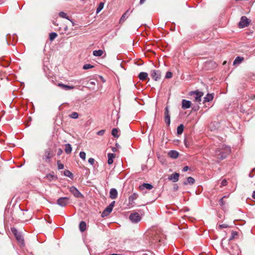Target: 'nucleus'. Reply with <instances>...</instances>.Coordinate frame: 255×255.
I'll list each match as a JSON object with an SVG mask.
<instances>
[{
    "label": "nucleus",
    "mask_w": 255,
    "mask_h": 255,
    "mask_svg": "<svg viewBox=\"0 0 255 255\" xmlns=\"http://www.w3.org/2000/svg\"><path fill=\"white\" fill-rule=\"evenodd\" d=\"M231 147L226 145H222L215 150L213 156L219 160L226 158L230 153Z\"/></svg>",
    "instance_id": "1"
},
{
    "label": "nucleus",
    "mask_w": 255,
    "mask_h": 255,
    "mask_svg": "<svg viewBox=\"0 0 255 255\" xmlns=\"http://www.w3.org/2000/svg\"><path fill=\"white\" fill-rule=\"evenodd\" d=\"M53 156L52 150L50 148H48L45 151L43 159L46 162H50Z\"/></svg>",
    "instance_id": "2"
},
{
    "label": "nucleus",
    "mask_w": 255,
    "mask_h": 255,
    "mask_svg": "<svg viewBox=\"0 0 255 255\" xmlns=\"http://www.w3.org/2000/svg\"><path fill=\"white\" fill-rule=\"evenodd\" d=\"M190 95L194 96L195 102L200 103L201 101V98L203 96V93L198 91H193L190 93Z\"/></svg>",
    "instance_id": "3"
},
{
    "label": "nucleus",
    "mask_w": 255,
    "mask_h": 255,
    "mask_svg": "<svg viewBox=\"0 0 255 255\" xmlns=\"http://www.w3.org/2000/svg\"><path fill=\"white\" fill-rule=\"evenodd\" d=\"M129 219L132 223H136L141 220V217L138 213L134 212L130 214Z\"/></svg>",
    "instance_id": "4"
},
{
    "label": "nucleus",
    "mask_w": 255,
    "mask_h": 255,
    "mask_svg": "<svg viewBox=\"0 0 255 255\" xmlns=\"http://www.w3.org/2000/svg\"><path fill=\"white\" fill-rule=\"evenodd\" d=\"M57 204L61 207H65L69 204V198L67 197L59 198L57 200Z\"/></svg>",
    "instance_id": "5"
},
{
    "label": "nucleus",
    "mask_w": 255,
    "mask_h": 255,
    "mask_svg": "<svg viewBox=\"0 0 255 255\" xmlns=\"http://www.w3.org/2000/svg\"><path fill=\"white\" fill-rule=\"evenodd\" d=\"M12 233L15 237L17 241L23 245L24 244V240L22 236L18 232L17 230L15 228H11V229Z\"/></svg>",
    "instance_id": "6"
},
{
    "label": "nucleus",
    "mask_w": 255,
    "mask_h": 255,
    "mask_svg": "<svg viewBox=\"0 0 255 255\" xmlns=\"http://www.w3.org/2000/svg\"><path fill=\"white\" fill-rule=\"evenodd\" d=\"M151 78L155 81H158L161 78V72L159 70H152L150 71Z\"/></svg>",
    "instance_id": "7"
},
{
    "label": "nucleus",
    "mask_w": 255,
    "mask_h": 255,
    "mask_svg": "<svg viewBox=\"0 0 255 255\" xmlns=\"http://www.w3.org/2000/svg\"><path fill=\"white\" fill-rule=\"evenodd\" d=\"M69 191L76 197V198H82L83 195L80 192V191L75 187L72 186L69 188Z\"/></svg>",
    "instance_id": "8"
},
{
    "label": "nucleus",
    "mask_w": 255,
    "mask_h": 255,
    "mask_svg": "<svg viewBox=\"0 0 255 255\" xmlns=\"http://www.w3.org/2000/svg\"><path fill=\"white\" fill-rule=\"evenodd\" d=\"M164 116V121L166 125L169 126L170 124V116L168 106H166L165 108Z\"/></svg>",
    "instance_id": "9"
},
{
    "label": "nucleus",
    "mask_w": 255,
    "mask_h": 255,
    "mask_svg": "<svg viewBox=\"0 0 255 255\" xmlns=\"http://www.w3.org/2000/svg\"><path fill=\"white\" fill-rule=\"evenodd\" d=\"M249 24V21L248 18L243 16L241 17V20L239 23V26L241 28H243L248 26Z\"/></svg>",
    "instance_id": "10"
},
{
    "label": "nucleus",
    "mask_w": 255,
    "mask_h": 255,
    "mask_svg": "<svg viewBox=\"0 0 255 255\" xmlns=\"http://www.w3.org/2000/svg\"><path fill=\"white\" fill-rule=\"evenodd\" d=\"M57 86L58 87H59L60 88H61V89H62L64 90H66V91L72 90L74 88V87L73 86H69V85H67L62 84L61 83H58L57 84Z\"/></svg>",
    "instance_id": "11"
},
{
    "label": "nucleus",
    "mask_w": 255,
    "mask_h": 255,
    "mask_svg": "<svg viewBox=\"0 0 255 255\" xmlns=\"http://www.w3.org/2000/svg\"><path fill=\"white\" fill-rule=\"evenodd\" d=\"M191 103L190 101L183 99L182 101V108L183 109H186L190 108Z\"/></svg>",
    "instance_id": "12"
},
{
    "label": "nucleus",
    "mask_w": 255,
    "mask_h": 255,
    "mask_svg": "<svg viewBox=\"0 0 255 255\" xmlns=\"http://www.w3.org/2000/svg\"><path fill=\"white\" fill-rule=\"evenodd\" d=\"M179 174L174 173L170 175L168 178L170 180L172 181L173 182H177L179 179Z\"/></svg>",
    "instance_id": "13"
},
{
    "label": "nucleus",
    "mask_w": 255,
    "mask_h": 255,
    "mask_svg": "<svg viewBox=\"0 0 255 255\" xmlns=\"http://www.w3.org/2000/svg\"><path fill=\"white\" fill-rule=\"evenodd\" d=\"M138 197V194L135 193L131 195L128 198L129 204L132 205L134 203V200H136Z\"/></svg>",
    "instance_id": "14"
},
{
    "label": "nucleus",
    "mask_w": 255,
    "mask_h": 255,
    "mask_svg": "<svg viewBox=\"0 0 255 255\" xmlns=\"http://www.w3.org/2000/svg\"><path fill=\"white\" fill-rule=\"evenodd\" d=\"M118 192L115 188H112L110 191V197L112 199H115L117 197Z\"/></svg>",
    "instance_id": "15"
},
{
    "label": "nucleus",
    "mask_w": 255,
    "mask_h": 255,
    "mask_svg": "<svg viewBox=\"0 0 255 255\" xmlns=\"http://www.w3.org/2000/svg\"><path fill=\"white\" fill-rule=\"evenodd\" d=\"M140 190H143L144 189H147L148 190H151L153 188V186L149 183H143L142 185L139 187Z\"/></svg>",
    "instance_id": "16"
},
{
    "label": "nucleus",
    "mask_w": 255,
    "mask_h": 255,
    "mask_svg": "<svg viewBox=\"0 0 255 255\" xmlns=\"http://www.w3.org/2000/svg\"><path fill=\"white\" fill-rule=\"evenodd\" d=\"M168 155L171 158L176 159L178 157L179 153L175 150H170L168 153Z\"/></svg>",
    "instance_id": "17"
},
{
    "label": "nucleus",
    "mask_w": 255,
    "mask_h": 255,
    "mask_svg": "<svg viewBox=\"0 0 255 255\" xmlns=\"http://www.w3.org/2000/svg\"><path fill=\"white\" fill-rule=\"evenodd\" d=\"M116 154L114 153H108V163L109 164H112L113 163V159L115 158Z\"/></svg>",
    "instance_id": "18"
},
{
    "label": "nucleus",
    "mask_w": 255,
    "mask_h": 255,
    "mask_svg": "<svg viewBox=\"0 0 255 255\" xmlns=\"http://www.w3.org/2000/svg\"><path fill=\"white\" fill-rule=\"evenodd\" d=\"M112 210L111 207H107L102 213V216H108L112 211Z\"/></svg>",
    "instance_id": "19"
},
{
    "label": "nucleus",
    "mask_w": 255,
    "mask_h": 255,
    "mask_svg": "<svg viewBox=\"0 0 255 255\" xmlns=\"http://www.w3.org/2000/svg\"><path fill=\"white\" fill-rule=\"evenodd\" d=\"M244 58L243 57L237 56L234 61L233 64L234 65L240 64Z\"/></svg>",
    "instance_id": "20"
},
{
    "label": "nucleus",
    "mask_w": 255,
    "mask_h": 255,
    "mask_svg": "<svg viewBox=\"0 0 255 255\" xmlns=\"http://www.w3.org/2000/svg\"><path fill=\"white\" fill-rule=\"evenodd\" d=\"M148 74L146 72H140L138 75V78L140 80H145L147 79Z\"/></svg>",
    "instance_id": "21"
},
{
    "label": "nucleus",
    "mask_w": 255,
    "mask_h": 255,
    "mask_svg": "<svg viewBox=\"0 0 255 255\" xmlns=\"http://www.w3.org/2000/svg\"><path fill=\"white\" fill-rule=\"evenodd\" d=\"M214 98V96L212 94H208L204 98V102H208L212 101Z\"/></svg>",
    "instance_id": "22"
},
{
    "label": "nucleus",
    "mask_w": 255,
    "mask_h": 255,
    "mask_svg": "<svg viewBox=\"0 0 255 255\" xmlns=\"http://www.w3.org/2000/svg\"><path fill=\"white\" fill-rule=\"evenodd\" d=\"M79 229L81 232H83L86 229V224L84 221H81L79 224Z\"/></svg>",
    "instance_id": "23"
},
{
    "label": "nucleus",
    "mask_w": 255,
    "mask_h": 255,
    "mask_svg": "<svg viewBox=\"0 0 255 255\" xmlns=\"http://www.w3.org/2000/svg\"><path fill=\"white\" fill-rule=\"evenodd\" d=\"M104 53L103 50H94L93 52V54L95 56H101Z\"/></svg>",
    "instance_id": "24"
},
{
    "label": "nucleus",
    "mask_w": 255,
    "mask_h": 255,
    "mask_svg": "<svg viewBox=\"0 0 255 255\" xmlns=\"http://www.w3.org/2000/svg\"><path fill=\"white\" fill-rule=\"evenodd\" d=\"M128 15H129V10H128L122 16V17L120 19V22H124L126 20V19L128 17Z\"/></svg>",
    "instance_id": "25"
},
{
    "label": "nucleus",
    "mask_w": 255,
    "mask_h": 255,
    "mask_svg": "<svg viewBox=\"0 0 255 255\" xmlns=\"http://www.w3.org/2000/svg\"><path fill=\"white\" fill-rule=\"evenodd\" d=\"M72 148L71 144H70L69 143H67V144H65V151L66 153H67V154L70 153L72 151Z\"/></svg>",
    "instance_id": "26"
},
{
    "label": "nucleus",
    "mask_w": 255,
    "mask_h": 255,
    "mask_svg": "<svg viewBox=\"0 0 255 255\" xmlns=\"http://www.w3.org/2000/svg\"><path fill=\"white\" fill-rule=\"evenodd\" d=\"M119 130L117 128H114L112 130V134L115 137L118 138L120 135L118 134Z\"/></svg>",
    "instance_id": "27"
},
{
    "label": "nucleus",
    "mask_w": 255,
    "mask_h": 255,
    "mask_svg": "<svg viewBox=\"0 0 255 255\" xmlns=\"http://www.w3.org/2000/svg\"><path fill=\"white\" fill-rule=\"evenodd\" d=\"M194 182V179L191 177H189L187 178V181L184 182V184L185 185H187V184H193Z\"/></svg>",
    "instance_id": "28"
},
{
    "label": "nucleus",
    "mask_w": 255,
    "mask_h": 255,
    "mask_svg": "<svg viewBox=\"0 0 255 255\" xmlns=\"http://www.w3.org/2000/svg\"><path fill=\"white\" fill-rule=\"evenodd\" d=\"M184 130V126L183 125H179L177 128V133L178 134H181Z\"/></svg>",
    "instance_id": "29"
},
{
    "label": "nucleus",
    "mask_w": 255,
    "mask_h": 255,
    "mask_svg": "<svg viewBox=\"0 0 255 255\" xmlns=\"http://www.w3.org/2000/svg\"><path fill=\"white\" fill-rule=\"evenodd\" d=\"M59 15L61 17L65 18L69 20L71 22H72L73 25H74V22L71 19H70L68 16H67V14L65 12H60L59 13Z\"/></svg>",
    "instance_id": "30"
},
{
    "label": "nucleus",
    "mask_w": 255,
    "mask_h": 255,
    "mask_svg": "<svg viewBox=\"0 0 255 255\" xmlns=\"http://www.w3.org/2000/svg\"><path fill=\"white\" fill-rule=\"evenodd\" d=\"M104 2H100V4H99L97 8V10H96V12L98 13H99L104 7Z\"/></svg>",
    "instance_id": "31"
},
{
    "label": "nucleus",
    "mask_w": 255,
    "mask_h": 255,
    "mask_svg": "<svg viewBox=\"0 0 255 255\" xmlns=\"http://www.w3.org/2000/svg\"><path fill=\"white\" fill-rule=\"evenodd\" d=\"M64 174L65 176L69 177L71 178H73V174L68 170H66L64 171Z\"/></svg>",
    "instance_id": "32"
},
{
    "label": "nucleus",
    "mask_w": 255,
    "mask_h": 255,
    "mask_svg": "<svg viewBox=\"0 0 255 255\" xmlns=\"http://www.w3.org/2000/svg\"><path fill=\"white\" fill-rule=\"evenodd\" d=\"M57 36V34L55 32H51L49 34V39L51 41L53 40Z\"/></svg>",
    "instance_id": "33"
},
{
    "label": "nucleus",
    "mask_w": 255,
    "mask_h": 255,
    "mask_svg": "<svg viewBox=\"0 0 255 255\" xmlns=\"http://www.w3.org/2000/svg\"><path fill=\"white\" fill-rule=\"evenodd\" d=\"M238 236V233L236 231H232L231 236L230 237L229 239V241H232L234 240L236 236Z\"/></svg>",
    "instance_id": "34"
},
{
    "label": "nucleus",
    "mask_w": 255,
    "mask_h": 255,
    "mask_svg": "<svg viewBox=\"0 0 255 255\" xmlns=\"http://www.w3.org/2000/svg\"><path fill=\"white\" fill-rule=\"evenodd\" d=\"M69 117L74 119H76L78 118V114L77 112H73L70 115Z\"/></svg>",
    "instance_id": "35"
},
{
    "label": "nucleus",
    "mask_w": 255,
    "mask_h": 255,
    "mask_svg": "<svg viewBox=\"0 0 255 255\" xmlns=\"http://www.w3.org/2000/svg\"><path fill=\"white\" fill-rule=\"evenodd\" d=\"M93 67H94V66H93L90 64H85L83 66V68L85 70H87V69H89L92 68H93Z\"/></svg>",
    "instance_id": "36"
},
{
    "label": "nucleus",
    "mask_w": 255,
    "mask_h": 255,
    "mask_svg": "<svg viewBox=\"0 0 255 255\" xmlns=\"http://www.w3.org/2000/svg\"><path fill=\"white\" fill-rule=\"evenodd\" d=\"M79 156L81 159L85 160L86 159V153L84 151H81Z\"/></svg>",
    "instance_id": "37"
},
{
    "label": "nucleus",
    "mask_w": 255,
    "mask_h": 255,
    "mask_svg": "<svg viewBox=\"0 0 255 255\" xmlns=\"http://www.w3.org/2000/svg\"><path fill=\"white\" fill-rule=\"evenodd\" d=\"M226 196H224L222 198H221L220 201H219V205L221 206V207H223L224 206V205L225 204V202H224V198H226Z\"/></svg>",
    "instance_id": "38"
},
{
    "label": "nucleus",
    "mask_w": 255,
    "mask_h": 255,
    "mask_svg": "<svg viewBox=\"0 0 255 255\" xmlns=\"http://www.w3.org/2000/svg\"><path fill=\"white\" fill-rule=\"evenodd\" d=\"M57 166L58 169H62L64 168V165L62 164L60 161H57Z\"/></svg>",
    "instance_id": "39"
},
{
    "label": "nucleus",
    "mask_w": 255,
    "mask_h": 255,
    "mask_svg": "<svg viewBox=\"0 0 255 255\" xmlns=\"http://www.w3.org/2000/svg\"><path fill=\"white\" fill-rule=\"evenodd\" d=\"M172 76V73L171 72H167L165 75V78H171Z\"/></svg>",
    "instance_id": "40"
},
{
    "label": "nucleus",
    "mask_w": 255,
    "mask_h": 255,
    "mask_svg": "<svg viewBox=\"0 0 255 255\" xmlns=\"http://www.w3.org/2000/svg\"><path fill=\"white\" fill-rule=\"evenodd\" d=\"M229 226L227 224H221L219 225L218 228L219 229H223V228H228Z\"/></svg>",
    "instance_id": "41"
},
{
    "label": "nucleus",
    "mask_w": 255,
    "mask_h": 255,
    "mask_svg": "<svg viewBox=\"0 0 255 255\" xmlns=\"http://www.w3.org/2000/svg\"><path fill=\"white\" fill-rule=\"evenodd\" d=\"M105 132V130L104 129H102V130H99L97 132V134L98 135H103L104 134Z\"/></svg>",
    "instance_id": "42"
},
{
    "label": "nucleus",
    "mask_w": 255,
    "mask_h": 255,
    "mask_svg": "<svg viewBox=\"0 0 255 255\" xmlns=\"http://www.w3.org/2000/svg\"><path fill=\"white\" fill-rule=\"evenodd\" d=\"M227 181L226 179H224L222 180V182H221V186H225L226 185H227Z\"/></svg>",
    "instance_id": "43"
},
{
    "label": "nucleus",
    "mask_w": 255,
    "mask_h": 255,
    "mask_svg": "<svg viewBox=\"0 0 255 255\" xmlns=\"http://www.w3.org/2000/svg\"><path fill=\"white\" fill-rule=\"evenodd\" d=\"M88 162L89 163L93 165L95 162V159L93 158H90L88 160Z\"/></svg>",
    "instance_id": "44"
},
{
    "label": "nucleus",
    "mask_w": 255,
    "mask_h": 255,
    "mask_svg": "<svg viewBox=\"0 0 255 255\" xmlns=\"http://www.w3.org/2000/svg\"><path fill=\"white\" fill-rule=\"evenodd\" d=\"M255 171V168L253 169L252 171L249 173V176L250 177L252 178L254 177L253 173Z\"/></svg>",
    "instance_id": "45"
},
{
    "label": "nucleus",
    "mask_w": 255,
    "mask_h": 255,
    "mask_svg": "<svg viewBox=\"0 0 255 255\" xmlns=\"http://www.w3.org/2000/svg\"><path fill=\"white\" fill-rule=\"evenodd\" d=\"M115 203V201H113L108 206L111 207V208L113 209V208L114 206Z\"/></svg>",
    "instance_id": "46"
},
{
    "label": "nucleus",
    "mask_w": 255,
    "mask_h": 255,
    "mask_svg": "<svg viewBox=\"0 0 255 255\" xmlns=\"http://www.w3.org/2000/svg\"><path fill=\"white\" fill-rule=\"evenodd\" d=\"M188 169H189L188 166H186L183 167V171L184 172H186V171H187L188 170Z\"/></svg>",
    "instance_id": "47"
},
{
    "label": "nucleus",
    "mask_w": 255,
    "mask_h": 255,
    "mask_svg": "<svg viewBox=\"0 0 255 255\" xmlns=\"http://www.w3.org/2000/svg\"><path fill=\"white\" fill-rule=\"evenodd\" d=\"M62 152V150L61 149L59 148L58 150L57 155H60Z\"/></svg>",
    "instance_id": "48"
},
{
    "label": "nucleus",
    "mask_w": 255,
    "mask_h": 255,
    "mask_svg": "<svg viewBox=\"0 0 255 255\" xmlns=\"http://www.w3.org/2000/svg\"><path fill=\"white\" fill-rule=\"evenodd\" d=\"M252 198L255 199V191H253L252 193Z\"/></svg>",
    "instance_id": "49"
},
{
    "label": "nucleus",
    "mask_w": 255,
    "mask_h": 255,
    "mask_svg": "<svg viewBox=\"0 0 255 255\" xmlns=\"http://www.w3.org/2000/svg\"><path fill=\"white\" fill-rule=\"evenodd\" d=\"M145 1V0H140V4L143 3Z\"/></svg>",
    "instance_id": "50"
},
{
    "label": "nucleus",
    "mask_w": 255,
    "mask_h": 255,
    "mask_svg": "<svg viewBox=\"0 0 255 255\" xmlns=\"http://www.w3.org/2000/svg\"><path fill=\"white\" fill-rule=\"evenodd\" d=\"M185 146H186V147H187V146H188V143H186V142H185Z\"/></svg>",
    "instance_id": "51"
},
{
    "label": "nucleus",
    "mask_w": 255,
    "mask_h": 255,
    "mask_svg": "<svg viewBox=\"0 0 255 255\" xmlns=\"http://www.w3.org/2000/svg\"><path fill=\"white\" fill-rule=\"evenodd\" d=\"M116 148H113V151H116Z\"/></svg>",
    "instance_id": "52"
}]
</instances>
